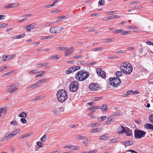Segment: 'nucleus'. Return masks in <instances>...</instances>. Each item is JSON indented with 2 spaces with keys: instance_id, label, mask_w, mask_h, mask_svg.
Instances as JSON below:
<instances>
[{
  "instance_id": "1",
  "label": "nucleus",
  "mask_w": 153,
  "mask_h": 153,
  "mask_svg": "<svg viewBox=\"0 0 153 153\" xmlns=\"http://www.w3.org/2000/svg\"><path fill=\"white\" fill-rule=\"evenodd\" d=\"M89 73L84 70H81L78 71L76 75L75 78L79 81H83L89 76Z\"/></svg>"
},
{
  "instance_id": "2",
  "label": "nucleus",
  "mask_w": 153,
  "mask_h": 153,
  "mask_svg": "<svg viewBox=\"0 0 153 153\" xmlns=\"http://www.w3.org/2000/svg\"><path fill=\"white\" fill-rule=\"evenodd\" d=\"M56 95L58 100L62 102H65L68 97L66 91L63 89L58 91L56 94Z\"/></svg>"
},
{
  "instance_id": "3",
  "label": "nucleus",
  "mask_w": 153,
  "mask_h": 153,
  "mask_svg": "<svg viewBox=\"0 0 153 153\" xmlns=\"http://www.w3.org/2000/svg\"><path fill=\"white\" fill-rule=\"evenodd\" d=\"M121 71L126 74H129L132 71V66L129 64H127L126 62H123L120 66Z\"/></svg>"
},
{
  "instance_id": "4",
  "label": "nucleus",
  "mask_w": 153,
  "mask_h": 153,
  "mask_svg": "<svg viewBox=\"0 0 153 153\" xmlns=\"http://www.w3.org/2000/svg\"><path fill=\"white\" fill-rule=\"evenodd\" d=\"M79 84L77 81L71 82L69 86V90L72 92H76L79 88Z\"/></svg>"
},
{
  "instance_id": "5",
  "label": "nucleus",
  "mask_w": 153,
  "mask_h": 153,
  "mask_svg": "<svg viewBox=\"0 0 153 153\" xmlns=\"http://www.w3.org/2000/svg\"><path fill=\"white\" fill-rule=\"evenodd\" d=\"M109 81L111 85L115 87H117L121 83V80L118 77L110 78H109Z\"/></svg>"
},
{
  "instance_id": "6",
  "label": "nucleus",
  "mask_w": 153,
  "mask_h": 153,
  "mask_svg": "<svg viewBox=\"0 0 153 153\" xmlns=\"http://www.w3.org/2000/svg\"><path fill=\"white\" fill-rule=\"evenodd\" d=\"M145 134L146 133L145 131L138 129L134 131V136L135 138L137 139H140L144 137Z\"/></svg>"
},
{
  "instance_id": "7",
  "label": "nucleus",
  "mask_w": 153,
  "mask_h": 153,
  "mask_svg": "<svg viewBox=\"0 0 153 153\" xmlns=\"http://www.w3.org/2000/svg\"><path fill=\"white\" fill-rule=\"evenodd\" d=\"M100 86L97 83H93L90 84L89 87V89L92 91H96L98 90Z\"/></svg>"
},
{
  "instance_id": "8",
  "label": "nucleus",
  "mask_w": 153,
  "mask_h": 153,
  "mask_svg": "<svg viewBox=\"0 0 153 153\" xmlns=\"http://www.w3.org/2000/svg\"><path fill=\"white\" fill-rule=\"evenodd\" d=\"M97 73L99 76H101L103 78H105L106 75L105 72L101 70L100 68H98L96 69Z\"/></svg>"
},
{
  "instance_id": "9",
  "label": "nucleus",
  "mask_w": 153,
  "mask_h": 153,
  "mask_svg": "<svg viewBox=\"0 0 153 153\" xmlns=\"http://www.w3.org/2000/svg\"><path fill=\"white\" fill-rule=\"evenodd\" d=\"M74 48L73 47H71L67 49L65 53V56H67L71 55L74 52Z\"/></svg>"
},
{
  "instance_id": "10",
  "label": "nucleus",
  "mask_w": 153,
  "mask_h": 153,
  "mask_svg": "<svg viewBox=\"0 0 153 153\" xmlns=\"http://www.w3.org/2000/svg\"><path fill=\"white\" fill-rule=\"evenodd\" d=\"M124 133L126 134V136H130L132 135V131L127 127H126Z\"/></svg>"
},
{
  "instance_id": "11",
  "label": "nucleus",
  "mask_w": 153,
  "mask_h": 153,
  "mask_svg": "<svg viewBox=\"0 0 153 153\" xmlns=\"http://www.w3.org/2000/svg\"><path fill=\"white\" fill-rule=\"evenodd\" d=\"M126 127L122 126H120L117 128V132L118 134H120L124 133Z\"/></svg>"
},
{
  "instance_id": "12",
  "label": "nucleus",
  "mask_w": 153,
  "mask_h": 153,
  "mask_svg": "<svg viewBox=\"0 0 153 153\" xmlns=\"http://www.w3.org/2000/svg\"><path fill=\"white\" fill-rule=\"evenodd\" d=\"M102 130V128L99 127L92 129L90 130V131L91 133H99Z\"/></svg>"
},
{
  "instance_id": "13",
  "label": "nucleus",
  "mask_w": 153,
  "mask_h": 153,
  "mask_svg": "<svg viewBox=\"0 0 153 153\" xmlns=\"http://www.w3.org/2000/svg\"><path fill=\"white\" fill-rule=\"evenodd\" d=\"M36 25L35 23H32L26 26V31L28 32L30 31L31 29L34 28L33 26H35Z\"/></svg>"
},
{
  "instance_id": "14",
  "label": "nucleus",
  "mask_w": 153,
  "mask_h": 153,
  "mask_svg": "<svg viewBox=\"0 0 153 153\" xmlns=\"http://www.w3.org/2000/svg\"><path fill=\"white\" fill-rule=\"evenodd\" d=\"M50 31L51 33H58L57 27H51L50 29Z\"/></svg>"
},
{
  "instance_id": "15",
  "label": "nucleus",
  "mask_w": 153,
  "mask_h": 153,
  "mask_svg": "<svg viewBox=\"0 0 153 153\" xmlns=\"http://www.w3.org/2000/svg\"><path fill=\"white\" fill-rule=\"evenodd\" d=\"M62 109V111H63L64 110L61 107L59 108H58L54 109L53 111V113L54 114H55V115H57L59 114L60 111Z\"/></svg>"
},
{
  "instance_id": "16",
  "label": "nucleus",
  "mask_w": 153,
  "mask_h": 153,
  "mask_svg": "<svg viewBox=\"0 0 153 153\" xmlns=\"http://www.w3.org/2000/svg\"><path fill=\"white\" fill-rule=\"evenodd\" d=\"M19 5V4H17V3H13L11 4H10L8 5L5 6H4V8H7L9 7L10 8H12L17 7Z\"/></svg>"
},
{
  "instance_id": "17",
  "label": "nucleus",
  "mask_w": 153,
  "mask_h": 153,
  "mask_svg": "<svg viewBox=\"0 0 153 153\" xmlns=\"http://www.w3.org/2000/svg\"><path fill=\"white\" fill-rule=\"evenodd\" d=\"M144 126L145 128L151 129L153 131V125L151 124L147 123L145 124Z\"/></svg>"
},
{
  "instance_id": "18",
  "label": "nucleus",
  "mask_w": 153,
  "mask_h": 153,
  "mask_svg": "<svg viewBox=\"0 0 153 153\" xmlns=\"http://www.w3.org/2000/svg\"><path fill=\"white\" fill-rule=\"evenodd\" d=\"M16 56V54H13L10 56H7L5 55H3V57H5V58H7V60H9L12 58L15 57Z\"/></svg>"
},
{
  "instance_id": "19",
  "label": "nucleus",
  "mask_w": 153,
  "mask_h": 153,
  "mask_svg": "<svg viewBox=\"0 0 153 153\" xmlns=\"http://www.w3.org/2000/svg\"><path fill=\"white\" fill-rule=\"evenodd\" d=\"M13 137L12 135L11 134V133L9 134L8 135H5L4 136V138L3 139L2 141L7 140Z\"/></svg>"
},
{
  "instance_id": "20",
  "label": "nucleus",
  "mask_w": 153,
  "mask_h": 153,
  "mask_svg": "<svg viewBox=\"0 0 153 153\" xmlns=\"http://www.w3.org/2000/svg\"><path fill=\"white\" fill-rule=\"evenodd\" d=\"M25 33H22L20 35L13 36V39H20L25 37Z\"/></svg>"
},
{
  "instance_id": "21",
  "label": "nucleus",
  "mask_w": 153,
  "mask_h": 153,
  "mask_svg": "<svg viewBox=\"0 0 153 153\" xmlns=\"http://www.w3.org/2000/svg\"><path fill=\"white\" fill-rule=\"evenodd\" d=\"M74 68H73L72 67H71L65 71V73L67 74H69L72 72H74Z\"/></svg>"
},
{
  "instance_id": "22",
  "label": "nucleus",
  "mask_w": 153,
  "mask_h": 153,
  "mask_svg": "<svg viewBox=\"0 0 153 153\" xmlns=\"http://www.w3.org/2000/svg\"><path fill=\"white\" fill-rule=\"evenodd\" d=\"M20 130L19 129H18L14 131L13 132L11 133V134L13 137L17 134L19 133L20 132Z\"/></svg>"
},
{
  "instance_id": "23",
  "label": "nucleus",
  "mask_w": 153,
  "mask_h": 153,
  "mask_svg": "<svg viewBox=\"0 0 153 153\" xmlns=\"http://www.w3.org/2000/svg\"><path fill=\"white\" fill-rule=\"evenodd\" d=\"M101 108L102 109V111L103 112H105V111L108 109V107L106 105L103 104L102 105V107H101Z\"/></svg>"
},
{
  "instance_id": "24",
  "label": "nucleus",
  "mask_w": 153,
  "mask_h": 153,
  "mask_svg": "<svg viewBox=\"0 0 153 153\" xmlns=\"http://www.w3.org/2000/svg\"><path fill=\"white\" fill-rule=\"evenodd\" d=\"M76 138L78 140H83L85 138V137L83 135H79L76 136Z\"/></svg>"
},
{
  "instance_id": "25",
  "label": "nucleus",
  "mask_w": 153,
  "mask_h": 153,
  "mask_svg": "<svg viewBox=\"0 0 153 153\" xmlns=\"http://www.w3.org/2000/svg\"><path fill=\"white\" fill-rule=\"evenodd\" d=\"M123 30V29H117L113 31V33L116 34L119 33H122V31Z\"/></svg>"
},
{
  "instance_id": "26",
  "label": "nucleus",
  "mask_w": 153,
  "mask_h": 153,
  "mask_svg": "<svg viewBox=\"0 0 153 153\" xmlns=\"http://www.w3.org/2000/svg\"><path fill=\"white\" fill-rule=\"evenodd\" d=\"M107 118V116H106L100 117H99L98 119V120L100 122H101L105 120Z\"/></svg>"
},
{
  "instance_id": "27",
  "label": "nucleus",
  "mask_w": 153,
  "mask_h": 153,
  "mask_svg": "<svg viewBox=\"0 0 153 153\" xmlns=\"http://www.w3.org/2000/svg\"><path fill=\"white\" fill-rule=\"evenodd\" d=\"M27 116V114L26 113L23 112L21 113L19 115V117L23 118H26Z\"/></svg>"
},
{
  "instance_id": "28",
  "label": "nucleus",
  "mask_w": 153,
  "mask_h": 153,
  "mask_svg": "<svg viewBox=\"0 0 153 153\" xmlns=\"http://www.w3.org/2000/svg\"><path fill=\"white\" fill-rule=\"evenodd\" d=\"M48 79H43L39 80L37 82V83L39 85V84L42 83L43 82H45L46 81H48Z\"/></svg>"
},
{
  "instance_id": "29",
  "label": "nucleus",
  "mask_w": 153,
  "mask_h": 153,
  "mask_svg": "<svg viewBox=\"0 0 153 153\" xmlns=\"http://www.w3.org/2000/svg\"><path fill=\"white\" fill-rule=\"evenodd\" d=\"M114 39L112 38L111 39H104L103 40V42H111L114 41Z\"/></svg>"
},
{
  "instance_id": "30",
  "label": "nucleus",
  "mask_w": 153,
  "mask_h": 153,
  "mask_svg": "<svg viewBox=\"0 0 153 153\" xmlns=\"http://www.w3.org/2000/svg\"><path fill=\"white\" fill-rule=\"evenodd\" d=\"M89 127H94L95 126H99V123H91L89 124Z\"/></svg>"
},
{
  "instance_id": "31",
  "label": "nucleus",
  "mask_w": 153,
  "mask_h": 153,
  "mask_svg": "<svg viewBox=\"0 0 153 153\" xmlns=\"http://www.w3.org/2000/svg\"><path fill=\"white\" fill-rule=\"evenodd\" d=\"M108 137L106 136L105 134H104L103 135L101 136H100L99 137V139L101 140H106L108 139Z\"/></svg>"
},
{
  "instance_id": "32",
  "label": "nucleus",
  "mask_w": 153,
  "mask_h": 153,
  "mask_svg": "<svg viewBox=\"0 0 153 153\" xmlns=\"http://www.w3.org/2000/svg\"><path fill=\"white\" fill-rule=\"evenodd\" d=\"M122 74V73L121 71H117L116 72V75L117 77L119 78L121 76Z\"/></svg>"
},
{
  "instance_id": "33",
  "label": "nucleus",
  "mask_w": 153,
  "mask_h": 153,
  "mask_svg": "<svg viewBox=\"0 0 153 153\" xmlns=\"http://www.w3.org/2000/svg\"><path fill=\"white\" fill-rule=\"evenodd\" d=\"M38 85V84L37 83L33 85L30 86L28 87V88H30L31 89H33L34 88H35L36 87H38L39 86V85Z\"/></svg>"
},
{
  "instance_id": "34",
  "label": "nucleus",
  "mask_w": 153,
  "mask_h": 153,
  "mask_svg": "<svg viewBox=\"0 0 153 153\" xmlns=\"http://www.w3.org/2000/svg\"><path fill=\"white\" fill-rule=\"evenodd\" d=\"M47 65H48V63H47V62H45V63H43L39 64L37 65V67H38L39 68V67H41V66H46Z\"/></svg>"
},
{
  "instance_id": "35",
  "label": "nucleus",
  "mask_w": 153,
  "mask_h": 153,
  "mask_svg": "<svg viewBox=\"0 0 153 153\" xmlns=\"http://www.w3.org/2000/svg\"><path fill=\"white\" fill-rule=\"evenodd\" d=\"M66 17V16H59L58 17L57 20L56 21V22H58L60 21H62L61 19H63L64 18H65Z\"/></svg>"
},
{
  "instance_id": "36",
  "label": "nucleus",
  "mask_w": 153,
  "mask_h": 153,
  "mask_svg": "<svg viewBox=\"0 0 153 153\" xmlns=\"http://www.w3.org/2000/svg\"><path fill=\"white\" fill-rule=\"evenodd\" d=\"M66 48L65 47H58L56 48L59 51H65L66 49Z\"/></svg>"
},
{
  "instance_id": "37",
  "label": "nucleus",
  "mask_w": 153,
  "mask_h": 153,
  "mask_svg": "<svg viewBox=\"0 0 153 153\" xmlns=\"http://www.w3.org/2000/svg\"><path fill=\"white\" fill-rule=\"evenodd\" d=\"M112 120V117H110L108 118L107 121L106 122V123L107 124H109L111 123Z\"/></svg>"
},
{
  "instance_id": "38",
  "label": "nucleus",
  "mask_w": 153,
  "mask_h": 153,
  "mask_svg": "<svg viewBox=\"0 0 153 153\" xmlns=\"http://www.w3.org/2000/svg\"><path fill=\"white\" fill-rule=\"evenodd\" d=\"M105 4V1L104 0H100L99 1L98 5H104Z\"/></svg>"
},
{
  "instance_id": "39",
  "label": "nucleus",
  "mask_w": 153,
  "mask_h": 153,
  "mask_svg": "<svg viewBox=\"0 0 153 153\" xmlns=\"http://www.w3.org/2000/svg\"><path fill=\"white\" fill-rule=\"evenodd\" d=\"M103 49V48L102 47H100L97 48H93L92 50L94 51H101Z\"/></svg>"
},
{
  "instance_id": "40",
  "label": "nucleus",
  "mask_w": 153,
  "mask_h": 153,
  "mask_svg": "<svg viewBox=\"0 0 153 153\" xmlns=\"http://www.w3.org/2000/svg\"><path fill=\"white\" fill-rule=\"evenodd\" d=\"M117 58V56L116 55L112 56H108L107 58L108 59H115Z\"/></svg>"
},
{
  "instance_id": "41",
  "label": "nucleus",
  "mask_w": 153,
  "mask_h": 153,
  "mask_svg": "<svg viewBox=\"0 0 153 153\" xmlns=\"http://www.w3.org/2000/svg\"><path fill=\"white\" fill-rule=\"evenodd\" d=\"M71 150H79V148L78 146H72Z\"/></svg>"
},
{
  "instance_id": "42",
  "label": "nucleus",
  "mask_w": 153,
  "mask_h": 153,
  "mask_svg": "<svg viewBox=\"0 0 153 153\" xmlns=\"http://www.w3.org/2000/svg\"><path fill=\"white\" fill-rule=\"evenodd\" d=\"M13 73V71H10L9 72L6 73L2 75V77H4L8 76L10 74H12Z\"/></svg>"
},
{
  "instance_id": "43",
  "label": "nucleus",
  "mask_w": 153,
  "mask_h": 153,
  "mask_svg": "<svg viewBox=\"0 0 153 153\" xmlns=\"http://www.w3.org/2000/svg\"><path fill=\"white\" fill-rule=\"evenodd\" d=\"M118 139L117 138H114L111 140H110L109 141V143H114L115 142L117 141Z\"/></svg>"
},
{
  "instance_id": "44",
  "label": "nucleus",
  "mask_w": 153,
  "mask_h": 153,
  "mask_svg": "<svg viewBox=\"0 0 153 153\" xmlns=\"http://www.w3.org/2000/svg\"><path fill=\"white\" fill-rule=\"evenodd\" d=\"M10 124L11 125L16 126L17 125V122L16 120H13L10 122Z\"/></svg>"
},
{
  "instance_id": "45",
  "label": "nucleus",
  "mask_w": 153,
  "mask_h": 153,
  "mask_svg": "<svg viewBox=\"0 0 153 153\" xmlns=\"http://www.w3.org/2000/svg\"><path fill=\"white\" fill-rule=\"evenodd\" d=\"M7 111V109L6 108H2L0 109V113H4Z\"/></svg>"
},
{
  "instance_id": "46",
  "label": "nucleus",
  "mask_w": 153,
  "mask_h": 153,
  "mask_svg": "<svg viewBox=\"0 0 153 153\" xmlns=\"http://www.w3.org/2000/svg\"><path fill=\"white\" fill-rule=\"evenodd\" d=\"M18 89V88H15L13 89H10L9 90V91L10 94H11L12 93L14 92V91L17 90Z\"/></svg>"
},
{
  "instance_id": "47",
  "label": "nucleus",
  "mask_w": 153,
  "mask_h": 153,
  "mask_svg": "<svg viewBox=\"0 0 153 153\" xmlns=\"http://www.w3.org/2000/svg\"><path fill=\"white\" fill-rule=\"evenodd\" d=\"M46 137L45 135H44L41 139V141L42 142H44L46 140Z\"/></svg>"
},
{
  "instance_id": "48",
  "label": "nucleus",
  "mask_w": 153,
  "mask_h": 153,
  "mask_svg": "<svg viewBox=\"0 0 153 153\" xmlns=\"http://www.w3.org/2000/svg\"><path fill=\"white\" fill-rule=\"evenodd\" d=\"M82 57V56L81 55H75L73 56V59H77L79 58H81Z\"/></svg>"
},
{
  "instance_id": "49",
  "label": "nucleus",
  "mask_w": 153,
  "mask_h": 153,
  "mask_svg": "<svg viewBox=\"0 0 153 153\" xmlns=\"http://www.w3.org/2000/svg\"><path fill=\"white\" fill-rule=\"evenodd\" d=\"M120 16L118 15H114L111 16V19L117 18H120Z\"/></svg>"
},
{
  "instance_id": "50",
  "label": "nucleus",
  "mask_w": 153,
  "mask_h": 153,
  "mask_svg": "<svg viewBox=\"0 0 153 153\" xmlns=\"http://www.w3.org/2000/svg\"><path fill=\"white\" fill-rule=\"evenodd\" d=\"M20 121L22 123L24 124L26 123H27V120L24 118H22L20 119Z\"/></svg>"
},
{
  "instance_id": "51",
  "label": "nucleus",
  "mask_w": 153,
  "mask_h": 153,
  "mask_svg": "<svg viewBox=\"0 0 153 153\" xmlns=\"http://www.w3.org/2000/svg\"><path fill=\"white\" fill-rule=\"evenodd\" d=\"M110 19H111V16L104 17L102 19V20L104 21H106Z\"/></svg>"
},
{
  "instance_id": "52",
  "label": "nucleus",
  "mask_w": 153,
  "mask_h": 153,
  "mask_svg": "<svg viewBox=\"0 0 153 153\" xmlns=\"http://www.w3.org/2000/svg\"><path fill=\"white\" fill-rule=\"evenodd\" d=\"M121 114L120 112H118L117 113L114 112L112 114L113 116H119Z\"/></svg>"
},
{
  "instance_id": "53",
  "label": "nucleus",
  "mask_w": 153,
  "mask_h": 153,
  "mask_svg": "<svg viewBox=\"0 0 153 153\" xmlns=\"http://www.w3.org/2000/svg\"><path fill=\"white\" fill-rule=\"evenodd\" d=\"M149 119L151 122L153 123V114H152L149 116Z\"/></svg>"
},
{
  "instance_id": "54",
  "label": "nucleus",
  "mask_w": 153,
  "mask_h": 153,
  "mask_svg": "<svg viewBox=\"0 0 153 153\" xmlns=\"http://www.w3.org/2000/svg\"><path fill=\"white\" fill-rule=\"evenodd\" d=\"M72 67L74 68V71L80 68V67L79 66H74Z\"/></svg>"
},
{
  "instance_id": "55",
  "label": "nucleus",
  "mask_w": 153,
  "mask_h": 153,
  "mask_svg": "<svg viewBox=\"0 0 153 153\" xmlns=\"http://www.w3.org/2000/svg\"><path fill=\"white\" fill-rule=\"evenodd\" d=\"M57 27L58 33H59L60 31L63 30L64 29V28L63 27Z\"/></svg>"
},
{
  "instance_id": "56",
  "label": "nucleus",
  "mask_w": 153,
  "mask_h": 153,
  "mask_svg": "<svg viewBox=\"0 0 153 153\" xmlns=\"http://www.w3.org/2000/svg\"><path fill=\"white\" fill-rule=\"evenodd\" d=\"M77 63L79 64L84 65L85 64V62L84 61H79L77 62Z\"/></svg>"
},
{
  "instance_id": "57",
  "label": "nucleus",
  "mask_w": 153,
  "mask_h": 153,
  "mask_svg": "<svg viewBox=\"0 0 153 153\" xmlns=\"http://www.w3.org/2000/svg\"><path fill=\"white\" fill-rule=\"evenodd\" d=\"M60 10L59 9H57L55 10H53L51 12V13H57L58 12H59Z\"/></svg>"
},
{
  "instance_id": "58",
  "label": "nucleus",
  "mask_w": 153,
  "mask_h": 153,
  "mask_svg": "<svg viewBox=\"0 0 153 153\" xmlns=\"http://www.w3.org/2000/svg\"><path fill=\"white\" fill-rule=\"evenodd\" d=\"M128 33L129 32L128 31H123V30L122 31V33H121V34L125 35L128 34Z\"/></svg>"
},
{
  "instance_id": "59",
  "label": "nucleus",
  "mask_w": 153,
  "mask_h": 153,
  "mask_svg": "<svg viewBox=\"0 0 153 153\" xmlns=\"http://www.w3.org/2000/svg\"><path fill=\"white\" fill-rule=\"evenodd\" d=\"M116 14V13L115 11L109 12L108 13V14L109 15H112V14Z\"/></svg>"
},
{
  "instance_id": "60",
  "label": "nucleus",
  "mask_w": 153,
  "mask_h": 153,
  "mask_svg": "<svg viewBox=\"0 0 153 153\" xmlns=\"http://www.w3.org/2000/svg\"><path fill=\"white\" fill-rule=\"evenodd\" d=\"M147 44L150 45H152L153 46V42H151L150 41H147L146 42Z\"/></svg>"
},
{
  "instance_id": "61",
  "label": "nucleus",
  "mask_w": 153,
  "mask_h": 153,
  "mask_svg": "<svg viewBox=\"0 0 153 153\" xmlns=\"http://www.w3.org/2000/svg\"><path fill=\"white\" fill-rule=\"evenodd\" d=\"M36 73H37V71L35 70L32 71L28 72L29 73L31 74H35Z\"/></svg>"
},
{
  "instance_id": "62",
  "label": "nucleus",
  "mask_w": 153,
  "mask_h": 153,
  "mask_svg": "<svg viewBox=\"0 0 153 153\" xmlns=\"http://www.w3.org/2000/svg\"><path fill=\"white\" fill-rule=\"evenodd\" d=\"M52 58L54 60L56 61L59 59V58L57 56H52Z\"/></svg>"
},
{
  "instance_id": "63",
  "label": "nucleus",
  "mask_w": 153,
  "mask_h": 153,
  "mask_svg": "<svg viewBox=\"0 0 153 153\" xmlns=\"http://www.w3.org/2000/svg\"><path fill=\"white\" fill-rule=\"evenodd\" d=\"M139 3L138 1H132V2H130V4H131V5H132L133 4H137Z\"/></svg>"
},
{
  "instance_id": "64",
  "label": "nucleus",
  "mask_w": 153,
  "mask_h": 153,
  "mask_svg": "<svg viewBox=\"0 0 153 153\" xmlns=\"http://www.w3.org/2000/svg\"><path fill=\"white\" fill-rule=\"evenodd\" d=\"M42 143L40 142H38L37 143V145L40 147H42Z\"/></svg>"
}]
</instances>
